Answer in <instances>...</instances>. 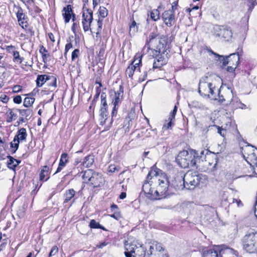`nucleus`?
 I'll use <instances>...</instances> for the list:
<instances>
[{
	"mask_svg": "<svg viewBox=\"0 0 257 257\" xmlns=\"http://www.w3.org/2000/svg\"><path fill=\"white\" fill-rule=\"evenodd\" d=\"M175 175L167 176L161 170L153 167L148 173L147 180L143 186V190L146 196L153 200L167 197L169 196L167 193L169 187L175 188Z\"/></svg>",
	"mask_w": 257,
	"mask_h": 257,
	"instance_id": "f257e3e1",
	"label": "nucleus"
},
{
	"mask_svg": "<svg viewBox=\"0 0 257 257\" xmlns=\"http://www.w3.org/2000/svg\"><path fill=\"white\" fill-rule=\"evenodd\" d=\"M210 76H205L200 79L199 83L198 91L203 96H207L212 99L218 100L221 102L227 101L226 104L233 105V94L231 91H229L228 96H224L220 95V90L215 86L213 82H211Z\"/></svg>",
	"mask_w": 257,
	"mask_h": 257,
	"instance_id": "f03ea898",
	"label": "nucleus"
},
{
	"mask_svg": "<svg viewBox=\"0 0 257 257\" xmlns=\"http://www.w3.org/2000/svg\"><path fill=\"white\" fill-rule=\"evenodd\" d=\"M166 38L163 36H160L157 31L151 32L146 40V44L143 48V53L146 49L149 50L150 54L163 53L166 45Z\"/></svg>",
	"mask_w": 257,
	"mask_h": 257,
	"instance_id": "7ed1b4c3",
	"label": "nucleus"
},
{
	"mask_svg": "<svg viewBox=\"0 0 257 257\" xmlns=\"http://www.w3.org/2000/svg\"><path fill=\"white\" fill-rule=\"evenodd\" d=\"M199 153L196 150H191L189 151L183 150L178 154V165L181 168H196L197 165L202 160L201 157H199Z\"/></svg>",
	"mask_w": 257,
	"mask_h": 257,
	"instance_id": "20e7f679",
	"label": "nucleus"
},
{
	"mask_svg": "<svg viewBox=\"0 0 257 257\" xmlns=\"http://www.w3.org/2000/svg\"><path fill=\"white\" fill-rule=\"evenodd\" d=\"M151 242L149 244H143L137 240L132 242L126 241L124 243L126 257H145L147 253Z\"/></svg>",
	"mask_w": 257,
	"mask_h": 257,
	"instance_id": "39448f33",
	"label": "nucleus"
},
{
	"mask_svg": "<svg viewBox=\"0 0 257 257\" xmlns=\"http://www.w3.org/2000/svg\"><path fill=\"white\" fill-rule=\"evenodd\" d=\"M204 153V151L199 153V157L202 159L199 164L200 165H197L196 169L207 173H213L216 170L218 158L215 154L205 155Z\"/></svg>",
	"mask_w": 257,
	"mask_h": 257,
	"instance_id": "423d86ee",
	"label": "nucleus"
},
{
	"mask_svg": "<svg viewBox=\"0 0 257 257\" xmlns=\"http://www.w3.org/2000/svg\"><path fill=\"white\" fill-rule=\"evenodd\" d=\"M210 52L214 55L217 61H220V67L224 68L225 66H227L226 70L229 72H233L239 63V57L238 53L231 54L229 56L225 57L223 55H219L212 50H210Z\"/></svg>",
	"mask_w": 257,
	"mask_h": 257,
	"instance_id": "0eeeda50",
	"label": "nucleus"
},
{
	"mask_svg": "<svg viewBox=\"0 0 257 257\" xmlns=\"http://www.w3.org/2000/svg\"><path fill=\"white\" fill-rule=\"evenodd\" d=\"M178 174L183 179L184 188L190 190H193L198 186L203 178L205 177L197 172L190 171H188L185 174L181 172Z\"/></svg>",
	"mask_w": 257,
	"mask_h": 257,
	"instance_id": "6e6552de",
	"label": "nucleus"
},
{
	"mask_svg": "<svg viewBox=\"0 0 257 257\" xmlns=\"http://www.w3.org/2000/svg\"><path fill=\"white\" fill-rule=\"evenodd\" d=\"M82 173L83 183L93 188L99 187L103 185L104 180L100 173L92 169H88Z\"/></svg>",
	"mask_w": 257,
	"mask_h": 257,
	"instance_id": "1a4fd4ad",
	"label": "nucleus"
},
{
	"mask_svg": "<svg viewBox=\"0 0 257 257\" xmlns=\"http://www.w3.org/2000/svg\"><path fill=\"white\" fill-rule=\"evenodd\" d=\"M241 246L249 253H257V232H247L241 238Z\"/></svg>",
	"mask_w": 257,
	"mask_h": 257,
	"instance_id": "9d476101",
	"label": "nucleus"
},
{
	"mask_svg": "<svg viewBox=\"0 0 257 257\" xmlns=\"http://www.w3.org/2000/svg\"><path fill=\"white\" fill-rule=\"evenodd\" d=\"M108 112L107 111V104L106 100V95L103 93L101 94V106L100 108L99 120L100 125H105L104 129L108 130L109 129L112 122V118L108 119Z\"/></svg>",
	"mask_w": 257,
	"mask_h": 257,
	"instance_id": "9b49d317",
	"label": "nucleus"
},
{
	"mask_svg": "<svg viewBox=\"0 0 257 257\" xmlns=\"http://www.w3.org/2000/svg\"><path fill=\"white\" fill-rule=\"evenodd\" d=\"M147 254L150 256L149 257H168L161 243L157 241L151 242Z\"/></svg>",
	"mask_w": 257,
	"mask_h": 257,
	"instance_id": "f8f14e48",
	"label": "nucleus"
},
{
	"mask_svg": "<svg viewBox=\"0 0 257 257\" xmlns=\"http://www.w3.org/2000/svg\"><path fill=\"white\" fill-rule=\"evenodd\" d=\"M172 2V10L165 11L162 15L163 19L166 25L171 27L175 22V11L177 9V2L173 0H169Z\"/></svg>",
	"mask_w": 257,
	"mask_h": 257,
	"instance_id": "ddd939ff",
	"label": "nucleus"
},
{
	"mask_svg": "<svg viewBox=\"0 0 257 257\" xmlns=\"http://www.w3.org/2000/svg\"><path fill=\"white\" fill-rule=\"evenodd\" d=\"M92 21V11L84 7L83 8L82 24L83 26V29L84 32H87L89 30H91L90 25Z\"/></svg>",
	"mask_w": 257,
	"mask_h": 257,
	"instance_id": "4468645a",
	"label": "nucleus"
},
{
	"mask_svg": "<svg viewBox=\"0 0 257 257\" xmlns=\"http://www.w3.org/2000/svg\"><path fill=\"white\" fill-rule=\"evenodd\" d=\"M123 91L122 87L119 86V89L117 92H115L114 95L112 96L111 105L113 108L111 112V117L115 116L117 114L118 105L121 102L123 99Z\"/></svg>",
	"mask_w": 257,
	"mask_h": 257,
	"instance_id": "2eb2a0df",
	"label": "nucleus"
},
{
	"mask_svg": "<svg viewBox=\"0 0 257 257\" xmlns=\"http://www.w3.org/2000/svg\"><path fill=\"white\" fill-rule=\"evenodd\" d=\"M27 136L26 130L25 128H21L18 132V134L15 136L13 141L11 143V147L14 148V152H15L19 148L20 142L25 141Z\"/></svg>",
	"mask_w": 257,
	"mask_h": 257,
	"instance_id": "dca6fc26",
	"label": "nucleus"
},
{
	"mask_svg": "<svg viewBox=\"0 0 257 257\" xmlns=\"http://www.w3.org/2000/svg\"><path fill=\"white\" fill-rule=\"evenodd\" d=\"M142 56L143 55H142L141 56H139L138 57L135 56L134 61L127 67L125 73L129 77H132L133 76L135 71H140Z\"/></svg>",
	"mask_w": 257,
	"mask_h": 257,
	"instance_id": "f3484780",
	"label": "nucleus"
},
{
	"mask_svg": "<svg viewBox=\"0 0 257 257\" xmlns=\"http://www.w3.org/2000/svg\"><path fill=\"white\" fill-rule=\"evenodd\" d=\"M242 154L244 158L252 161L254 159H257V155L256 154L253 147L248 145L242 148Z\"/></svg>",
	"mask_w": 257,
	"mask_h": 257,
	"instance_id": "a211bd4d",
	"label": "nucleus"
},
{
	"mask_svg": "<svg viewBox=\"0 0 257 257\" xmlns=\"http://www.w3.org/2000/svg\"><path fill=\"white\" fill-rule=\"evenodd\" d=\"M176 111L177 105L175 104L173 111L170 113L168 119L165 120L163 127L164 129H171L172 128V125L175 124Z\"/></svg>",
	"mask_w": 257,
	"mask_h": 257,
	"instance_id": "6ab92c4d",
	"label": "nucleus"
},
{
	"mask_svg": "<svg viewBox=\"0 0 257 257\" xmlns=\"http://www.w3.org/2000/svg\"><path fill=\"white\" fill-rule=\"evenodd\" d=\"M219 257H237L238 252L236 250L229 247H224L219 250Z\"/></svg>",
	"mask_w": 257,
	"mask_h": 257,
	"instance_id": "aec40b11",
	"label": "nucleus"
},
{
	"mask_svg": "<svg viewBox=\"0 0 257 257\" xmlns=\"http://www.w3.org/2000/svg\"><path fill=\"white\" fill-rule=\"evenodd\" d=\"M17 17L20 26L23 29H26L28 26L27 18L26 17L21 8H19L17 12Z\"/></svg>",
	"mask_w": 257,
	"mask_h": 257,
	"instance_id": "412c9836",
	"label": "nucleus"
},
{
	"mask_svg": "<svg viewBox=\"0 0 257 257\" xmlns=\"http://www.w3.org/2000/svg\"><path fill=\"white\" fill-rule=\"evenodd\" d=\"M63 12L62 15L66 23L69 22L72 15H73L72 21L74 22L75 16V15L73 14L72 8L70 5H68L67 7H64L63 9Z\"/></svg>",
	"mask_w": 257,
	"mask_h": 257,
	"instance_id": "4be33fe9",
	"label": "nucleus"
},
{
	"mask_svg": "<svg viewBox=\"0 0 257 257\" xmlns=\"http://www.w3.org/2000/svg\"><path fill=\"white\" fill-rule=\"evenodd\" d=\"M161 54L159 53L158 55H157L156 53H154L151 54L154 58L153 64L154 69L160 68L165 64V61L162 58Z\"/></svg>",
	"mask_w": 257,
	"mask_h": 257,
	"instance_id": "5701e85b",
	"label": "nucleus"
},
{
	"mask_svg": "<svg viewBox=\"0 0 257 257\" xmlns=\"http://www.w3.org/2000/svg\"><path fill=\"white\" fill-rule=\"evenodd\" d=\"M218 37L221 36L226 40L228 41L232 36V33L229 28H224L220 29V33L217 34Z\"/></svg>",
	"mask_w": 257,
	"mask_h": 257,
	"instance_id": "b1692460",
	"label": "nucleus"
},
{
	"mask_svg": "<svg viewBox=\"0 0 257 257\" xmlns=\"http://www.w3.org/2000/svg\"><path fill=\"white\" fill-rule=\"evenodd\" d=\"M68 155L66 153H63L61 155L59 166L57 169L56 173H58L61 171V170L65 166L66 164L68 163Z\"/></svg>",
	"mask_w": 257,
	"mask_h": 257,
	"instance_id": "393cba45",
	"label": "nucleus"
},
{
	"mask_svg": "<svg viewBox=\"0 0 257 257\" xmlns=\"http://www.w3.org/2000/svg\"><path fill=\"white\" fill-rule=\"evenodd\" d=\"M46 83L47 85L49 87V89L52 91L57 86V79L55 76L50 75Z\"/></svg>",
	"mask_w": 257,
	"mask_h": 257,
	"instance_id": "a878e982",
	"label": "nucleus"
},
{
	"mask_svg": "<svg viewBox=\"0 0 257 257\" xmlns=\"http://www.w3.org/2000/svg\"><path fill=\"white\" fill-rule=\"evenodd\" d=\"M94 161V156L93 155H89L85 157L82 165L86 168H89L93 165Z\"/></svg>",
	"mask_w": 257,
	"mask_h": 257,
	"instance_id": "bb28decb",
	"label": "nucleus"
},
{
	"mask_svg": "<svg viewBox=\"0 0 257 257\" xmlns=\"http://www.w3.org/2000/svg\"><path fill=\"white\" fill-rule=\"evenodd\" d=\"M50 75H38L36 80L37 86L38 87H41L44 84L46 83L48 81Z\"/></svg>",
	"mask_w": 257,
	"mask_h": 257,
	"instance_id": "cd10ccee",
	"label": "nucleus"
},
{
	"mask_svg": "<svg viewBox=\"0 0 257 257\" xmlns=\"http://www.w3.org/2000/svg\"><path fill=\"white\" fill-rule=\"evenodd\" d=\"M202 257H219V252L214 249L205 250L202 254Z\"/></svg>",
	"mask_w": 257,
	"mask_h": 257,
	"instance_id": "c85d7f7f",
	"label": "nucleus"
},
{
	"mask_svg": "<svg viewBox=\"0 0 257 257\" xmlns=\"http://www.w3.org/2000/svg\"><path fill=\"white\" fill-rule=\"evenodd\" d=\"M19 112L21 115L25 118L26 120L30 119L32 115V110L30 108L19 109Z\"/></svg>",
	"mask_w": 257,
	"mask_h": 257,
	"instance_id": "c756f323",
	"label": "nucleus"
},
{
	"mask_svg": "<svg viewBox=\"0 0 257 257\" xmlns=\"http://www.w3.org/2000/svg\"><path fill=\"white\" fill-rule=\"evenodd\" d=\"M75 191L73 189L67 190L64 194V203H66L69 201L74 196Z\"/></svg>",
	"mask_w": 257,
	"mask_h": 257,
	"instance_id": "7c9ffc66",
	"label": "nucleus"
},
{
	"mask_svg": "<svg viewBox=\"0 0 257 257\" xmlns=\"http://www.w3.org/2000/svg\"><path fill=\"white\" fill-rule=\"evenodd\" d=\"M9 160L7 163L8 167L10 169L14 170V169L19 164L20 161H19L11 156H9Z\"/></svg>",
	"mask_w": 257,
	"mask_h": 257,
	"instance_id": "2f4dec72",
	"label": "nucleus"
},
{
	"mask_svg": "<svg viewBox=\"0 0 257 257\" xmlns=\"http://www.w3.org/2000/svg\"><path fill=\"white\" fill-rule=\"evenodd\" d=\"M6 114L7 116V122H12L17 117V114L15 113L13 110L10 109L7 112Z\"/></svg>",
	"mask_w": 257,
	"mask_h": 257,
	"instance_id": "473e14b6",
	"label": "nucleus"
},
{
	"mask_svg": "<svg viewBox=\"0 0 257 257\" xmlns=\"http://www.w3.org/2000/svg\"><path fill=\"white\" fill-rule=\"evenodd\" d=\"M138 27L135 21L133 19L132 22L130 26V35L131 36L134 35L138 31Z\"/></svg>",
	"mask_w": 257,
	"mask_h": 257,
	"instance_id": "72a5a7b5",
	"label": "nucleus"
},
{
	"mask_svg": "<svg viewBox=\"0 0 257 257\" xmlns=\"http://www.w3.org/2000/svg\"><path fill=\"white\" fill-rule=\"evenodd\" d=\"M49 168L45 166L43 167L40 174V180H47L48 178H46L45 177L48 175Z\"/></svg>",
	"mask_w": 257,
	"mask_h": 257,
	"instance_id": "f704fd0d",
	"label": "nucleus"
},
{
	"mask_svg": "<svg viewBox=\"0 0 257 257\" xmlns=\"http://www.w3.org/2000/svg\"><path fill=\"white\" fill-rule=\"evenodd\" d=\"M148 15L150 16V18L152 20L154 21H157L160 19V13L157 9H154L150 12V14Z\"/></svg>",
	"mask_w": 257,
	"mask_h": 257,
	"instance_id": "c9c22d12",
	"label": "nucleus"
},
{
	"mask_svg": "<svg viewBox=\"0 0 257 257\" xmlns=\"http://www.w3.org/2000/svg\"><path fill=\"white\" fill-rule=\"evenodd\" d=\"M89 226L91 228H100L104 230H105L103 226L101 225L99 222H96L94 219L90 220Z\"/></svg>",
	"mask_w": 257,
	"mask_h": 257,
	"instance_id": "e433bc0d",
	"label": "nucleus"
},
{
	"mask_svg": "<svg viewBox=\"0 0 257 257\" xmlns=\"http://www.w3.org/2000/svg\"><path fill=\"white\" fill-rule=\"evenodd\" d=\"M98 13L99 18L104 19L107 16L108 11L105 7H100Z\"/></svg>",
	"mask_w": 257,
	"mask_h": 257,
	"instance_id": "4c0bfd02",
	"label": "nucleus"
},
{
	"mask_svg": "<svg viewBox=\"0 0 257 257\" xmlns=\"http://www.w3.org/2000/svg\"><path fill=\"white\" fill-rule=\"evenodd\" d=\"M215 127L217 130V133L222 137L224 138L226 134V131L223 128H222L221 127H220L219 126L213 125H210L209 127Z\"/></svg>",
	"mask_w": 257,
	"mask_h": 257,
	"instance_id": "58836bf2",
	"label": "nucleus"
},
{
	"mask_svg": "<svg viewBox=\"0 0 257 257\" xmlns=\"http://www.w3.org/2000/svg\"><path fill=\"white\" fill-rule=\"evenodd\" d=\"M35 101V98L33 97H26L24 101V105L28 107L31 106Z\"/></svg>",
	"mask_w": 257,
	"mask_h": 257,
	"instance_id": "ea45409f",
	"label": "nucleus"
},
{
	"mask_svg": "<svg viewBox=\"0 0 257 257\" xmlns=\"http://www.w3.org/2000/svg\"><path fill=\"white\" fill-rule=\"evenodd\" d=\"M13 56L14 61L19 63H21L24 60L23 58L20 57L19 52L14 51L13 52Z\"/></svg>",
	"mask_w": 257,
	"mask_h": 257,
	"instance_id": "a19ab883",
	"label": "nucleus"
},
{
	"mask_svg": "<svg viewBox=\"0 0 257 257\" xmlns=\"http://www.w3.org/2000/svg\"><path fill=\"white\" fill-rule=\"evenodd\" d=\"M113 212V214L109 215V216L117 220L121 218V215L120 211H114Z\"/></svg>",
	"mask_w": 257,
	"mask_h": 257,
	"instance_id": "79ce46f5",
	"label": "nucleus"
},
{
	"mask_svg": "<svg viewBox=\"0 0 257 257\" xmlns=\"http://www.w3.org/2000/svg\"><path fill=\"white\" fill-rule=\"evenodd\" d=\"M58 252V248L57 246H53L49 253L48 257H52Z\"/></svg>",
	"mask_w": 257,
	"mask_h": 257,
	"instance_id": "37998d69",
	"label": "nucleus"
},
{
	"mask_svg": "<svg viewBox=\"0 0 257 257\" xmlns=\"http://www.w3.org/2000/svg\"><path fill=\"white\" fill-rule=\"evenodd\" d=\"M80 53L79 50L78 49H75L72 53L71 59L72 61L75 60L78 58Z\"/></svg>",
	"mask_w": 257,
	"mask_h": 257,
	"instance_id": "c03bdc74",
	"label": "nucleus"
},
{
	"mask_svg": "<svg viewBox=\"0 0 257 257\" xmlns=\"http://www.w3.org/2000/svg\"><path fill=\"white\" fill-rule=\"evenodd\" d=\"M103 19L99 18L97 20L98 29H97V32L96 33L97 34L100 33L101 31Z\"/></svg>",
	"mask_w": 257,
	"mask_h": 257,
	"instance_id": "a18cd8bd",
	"label": "nucleus"
},
{
	"mask_svg": "<svg viewBox=\"0 0 257 257\" xmlns=\"http://www.w3.org/2000/svg\"><path fill=\"white\" fill-rule=\"evenodd\" d=\"M108 170L110 172H115V171H118V170L117 169L116 166L115 165H110L108 167Z\"/></svg>",
	"mask_w": 257,
	"mask_h": 257,
	"instance_id": "49530a36",
	"label": "nucleus"
},
{
	"mask_svg": "<svg viewBox=\"0 0 257 257\" xmlns=\"http://www.w3.org/2000/svg\"><path fill=\"white\" fill-rule=\"evenodd\" d=\"M73 47V45L71 43H67L66 46H65V53H64V55H66L67 53L68 52V51L71 48H72Z\"/></svg>",
	"mask_w": 257,
	"mask_h": 257,
	"instance_id": "de8ad7c7",
	"label": "nucleus"
},
{
	"mask_svg": "<svg viewBox=\"0 0 257 257\" xmlns=\"http://www.w3.org/2000/svg\"><path fill=\"white\" fill-rule=\"evenodd\" d=\"M248 10L251 11L254 6V2L253 0L248 1Z\"/></svg>",
	"mask_w": 257,
	"mask_h": 257,
	"instance_id": "09e8293b",
	"label": "nucleus"
},
{
	"mask_svg": "<svg viewBox=\"0 0 257 257\" xmlns=\"http://www.w3.org/2000/svg\"><path fill=\"white\" fill-rule=\"evenodd\" d=\"M14 101L15 103L20 104L22 102V98L21 96L18 95L14 97Z\"/></svg>",
	"mask_w": 257,
	"mask_h": 257,
	"instance_id": "8fccbe9b",
	"label": "nucleus"
},
{
	"mask_svg": "<svg viewBox=\"0 0 257 257\" xmlns=\"http://www.w3.org/2000/svg\"><path fill=\"white\" fill-rule=\"evenodd\" d=\"M77 28L78 24L74 22L72 26L71 30L74 34L76 33V30L77 29Z\"/></svg>",
	"mask_w": 257,
	"mask_h": 257,
	"instance_id": "3c124183",
	"label": "nucleus"
},
{
	"mask_svg": "<svg viewBox=\"0 0 257 257\" xmlns=\"http://www.w3.org/2000/svg\"><path fill=\"white\" fill-rule=\"evenodd\" d=\"M22 87L20 85H15L13 87V90L14 92H18L21 90Z\"/></svg>",
	"mask_w": 257,
	"mask_h": 257,
	"instance_id": "603ef678",
	"label": "nucleus"
},
{
	"mask_svg": "<svg viewBox=\"0 0 257 257\" xmlns=\"http://www.w3.org/2000/svg\"><path fill=\"white\" fill-rule=\"evenodd\" d=\"M101 0H92L93 8L95 9V7L100 3Z\"/></svg>",
	"mask_w": 257,
	"mask_h": 257,
	"instance_id": "864d4df0",
	"label": "nucleus"
},
{
	"mask_svg": "<svg viewBox=\"0 0 257 257\" xmlns=\"http://www.w3.org/2000/svg\"><path fill=\"white\" fill-rule=\"evenodd\" d=\"M167 170L168 171H169V173H168V175H171V171H172V169H173V167L170 164H167Z\"/></svg>",
	"mask_w": 257,
	"mask_h": 257,
	"instance_id": "5fc2aeb1",
	"label": "nucleus"
},
{
	"mask_svg": "<svg viewBox=\"0 0 257 257\" xmlns=\"http://www.w3.org/2000/svg\"><path fill=\"white\" fill-rule=\"evenodd\" d=\"M111 212H114L116 211H118V207L115 204H113L111 206Z\"/></svg>",
	"mask_w": 257,
	"mask_h": 257,
	"instance_id": "6e6d98bb",
	"label": "nucleus"
},
{
	"mask_svg": "<svg viewBox=\"0 0 257 257\" xmlns=\"http://www.w3.org/2000/svg\"><path fill=\"white\" fill-rule=\"evenodd\" d=\"M48 36L51 41H52L53 42H54L55 41L54 36L52 33H49Z\"/></svg>",
	"mask_w": 257,
	"mask_h": 257,
	"instance_id": "4d7b16f0",
	"label": "nucleus"
},
{
	"mask_svg": "<svg viewBox=\"0 0 257 257\" xmlns=\"http://www.w3.org/2000/svg\"><path fill=\"white\" fill-rule=\"evenodd\" d=\"M235 202L237 203L238 206L242 205V204L241 203V202L240 200H237V199H233V202Z\"/></svg>",
	"mask_w": 257,
	"mask_h": 257,
	"instance_id": "13d9d810",
	"label": "nucleus"
},
{
	"mask_svg": "<svg viewBox=\"0 0 257 257\" xmlns=\"http://www.w3.org/2000/svg\"><path fill=\"white\" fill-rule=\"evenodd\" d=\"M126 193L125 192H122L119 195V198L123 199L126 197Z\"/></svg>",
	"mask_w": 257,
	"mask_h": 257,
	"instance_id": "bf43d9fd",
	"label": "nucleus"
},
{
	"mask_svg": "<svg viewBox=\"0 0 257 257\" xmlns=\"http://www.w3.org/2000/svg\"><path fill=\"white\" fill-rule=\"evenodd\" d=\"M106 245V244L105 242H102V243H100L98 245H97V247H98V248H102L104 246H105Z\"/></svg>",
	"mask_w": 257,
	"mask_h": 257,
	"instance_id": "052dcab7",
	"label": "nucleus"
},
{
	"mask_svg": "<svg viewBox=\"0 0 257 257\" xmlns=\"http://www.w3.org/2000/svg\"><path fill=\"white\" fill-rule=\"evenodd\" d=\"M26 119L25 117H24L23 116L21 115V116L19 118V121L22 122H25L26 121Z\"/></svg>",
	"mask_w": 257,
	"mask_h": 257,
	"instance_id": "680f3d73",
	"label": "nucleus"
},
{
	"mask_svg": "<svg viewBox=\"0 0 257 257\" xmlns=\"http://www.w3.org/2000/svg\"><path fill=\"white\" fill-rule=\"evenodd\" d=\"M81 162V160L80 159H78V158H77L75 160V161H74V165H78L80 162Z\"/></svg>",
	"mask_w": 257,
	"mask_h": 257,
	"instance_id": "e2e57ef3",
	"label": "nucleus"
},
{
	"mask_svg": "<svg viewBox=\"0 0 257 257\" xmlns=\"http://www.w3.org/2000/svg\"><path fill=\"white\" fill-rule=\"evenodd\" d=\"M40 53H42V56H43V59H44V60L45 59V58H46V57H48V56H49V54H43V52H42V49H41V50H40Z\"/></svg>",
	"mask_w": 257,
	"mask_h": 257,
	"instance_id": "0e129e2a",
	"label": "nucleus"
},
{
	"mask_svg": "<svg viewBox=\"0 0 257 257\" xmlns=\"http://www.w3.org/2000/svg\"><path fill=\"white\" fill-rule=\"evenodd\" d=\"M99 94H100V92H98V91H97V93L96 94V95H95V96H94V100H93V101H95V99L98 98V96H99Z\"/></svg>",
	"mask_w": 257,
	"mask_h": 257,
	"instance_id": "69168bd1",
	"label": "nucleus"
},
{
	"mask_svg": "<svg viewBox=\"0 0 257 257\" xmlns=\"http://www.w3.org/2000/svg\"><path fill=\"white\" fill-rule=\"evenodd\" d=\"M38 125L40 126L41 125V118H39L38 120Z\"/></svg>",
	"mask_w": 257,
	"mask_h": 257,
	"instance_id": "338daca9",
	"label": "nucleus"
},
{
	"mask_svg": "<svg viewBox=\"0 0 257 257\" xmlns=\"http://www.w3.org/2000/svg\"><path fill=\"white\" fill-rule=\"evenodd\" d=\"M149 153V152H144V157H146L148 155Z\"/></svg>",
	"mask_w": 257,
	"mask_h": 257,
	"instance_id": "774afa93",
	"label": "nucleus"
}]
</instances>
